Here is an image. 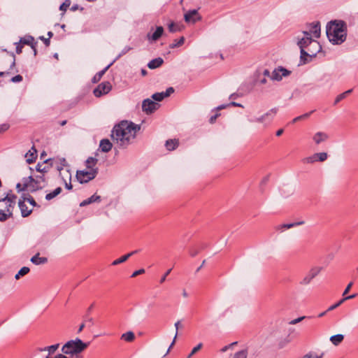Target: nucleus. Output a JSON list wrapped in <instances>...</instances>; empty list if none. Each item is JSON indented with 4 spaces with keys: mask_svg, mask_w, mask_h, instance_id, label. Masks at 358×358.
I'll use <instances>...</instances> for the list:
<instances>
[{
    "mask_svg": "<svg viewBox=\"0 0 358 358\" xmlns=\"http://www.w3.org/2000/svg\"><path fill=\"white\" fill-rule=\"evenodd\" d=\"M140 129V125L130 121L122 120L114 126L111 138L119 148L124 149L133 142Z\"/></svg>",
    "mask_w": 358,
    "mask_h": 358,
    "instance_id": "obj_1",
    "label": "nucleus"
},
{
    "mask_svg": "<svg viewBox=\"0 0 358 358\" xmlns=\"http://www.w3.org/2000/svg\"><path fill=\"white\" fill-rule=\"evenodd\" d=\"M327 36L333 45H341L347 37V27L342 20H332L326 27Z\"/></svg>",
    "mask_w": 358,
    "mask_h": 358,
    "instance_id": "obj_2",
    "label": "nucleus"
},
{
    "mask_svg": "<svg viewBox=\"0 0 358 358\" xmlns=\"http://www.w3.org/2000/svg\"><path fill=\"white\" fill-rule=\"evenodd\" d=\"M90 343H85L78 338L67 341L62 348V352L64 355H80L89 346Z\"/></svg>",
    "mask_w": 358,
    "mask_h": 358,
    "instance_id": "obj_3",
    "label": "nucleus"
},
{
    "mask_svg": "<svg viewBox=\"0 0 358 358\" xmlns=\"http://www.w3.org/2000/svg\"><path fill=\"white\" fill-rule=\"evenodd\" d=\"M310 26L309 31H303L302 35L298 36L297 45H310L313 42H316L315 38H318L320 36V22H313Z\"/></svg>",
    "mask_w": 358,
    "mask_h": 358,
    "instance_id": "obj_4",
    "label": "nucleus"
},
{
    "mask_svg": "<svg viewBox=\"0 0 358 358\" xmlns=\"http://www.w3.org/2000/svg\"><path fill=\"white\" fill-rule=\"evenodd\" d=\"M309 46H300L301 48V59L303 63L311 61L312 58L319 55L323 56L322 53V46H316V50H310L308 49Z\"/></svg>",
    "mask_w": 358,
    "mask_h": 358,
    "instance_id": "obj_5",
    "label": "nucleus"
},
{
    "mask_svg": "<svg viewBox=\"0 0 358 358\" xmlns=\"http://www.w3.org/2000/svg\"><path fill=\"white\" fill-rule=\"evenodd\" d=\"M24 178L30 184L29 187L31 192L41 189L45 186V179L43 175L37 176L36 178H34L31 176Z\"/></svg>",
    "mask_w": 358,
    "mask_h": 358,
    "instance_id": "obj_6",
    "label": "nucleus"
},
{
    "mask_svg": "<svg viewBox=\"0 0 358 358\" xmlns=\"http://www.w3.org/2000/svg\"><path fill=\"white\" fill-rule=\"evenodd\" d=\"M97 173V169L78 171L76 173V178L80 183H85L94 179L96 176Z\"/></svg>",
    "mask_w": 358,
    "mask_h": 358,
    "instance_id": "obj_7",
    "label": "nucleus"
},
{
    "mask_svg": "<svg viewBox=\"0 0 358 358\" xmlns=\"http://www.w3.org/2000/svg\"><path fill=\"white\" fill-rule=\"evenodd\" d=\"M112 89L110 82L105 81L100 83L93 91V94L96 97H100L108 94Z\"/></svg>",
    "mask_w": 358,
    "mask_h": 358,
    "instance_id": "obj_8",
    "label": "nucleus"
},
{
    "mask_svg": "<svg viewBox=\"0 0 358 358\" xmlns=\"http://www.w3.org/2000/svg\"><path fill=\"white\" fill-rule=\"evenodd\" d=\"M291 73V71L282 66L275 68L271 76V79L273 80L280 81L283 77H287Z\"/></svg>",
    "mask_w": 358,
    "mask_h": 358,
    "instance_id": "obj_9",
    "label": "nucleus"
},
{
    "mask_svg": "<svg viewBox=\"0 0 358 358\" xmlns=\"http://www.w3.org/2000/svg\"><path fill=\"white\" fill-rule=\"evenodd\" d=\"M184 20L188 24H195L196 22L201 20V16L199 13L198 10L193 9L185 13Z\"/></svg>",
    "mask_w": 358,
    "mask_h": 358,
    "instance_id": "obj_10",
    "label": "nucleus"
},
{
    "mask_svg": "<svg viewBox=\"0 0 358 358\" xmlns=\"http://www.w3.org/2000/svg\"><path fill=\"white\" fill-rule=\"evenodd\" d=\"M278 110L277 108H273L268 110L265 114H264L263 115H262L261 117L255 118V120H252V122L270 123L273 120L276 113H278Z\"/></svg>",
    "mask_w": 358,
    "mask_h": 358,
    "instance_id": "obj_11",
    "label": "nucleus"
},
{
    "mask_svg": "<svg viewBox=\"0 0 358 358\" xmlns=\"http://www.w3.org/2000/svg\"><path fill=\"white\" fill-rule=\"evenodd\" d=\"M159 104L152 101L150 99H146L143 101L142 109L146 114H151L157 110Z\"/></svg>",
    "mask_w": 358,
    "mask_h": 358,
    "instance_id": "obj_12",
    "label": "nucleus"
},
{
    "mask_svg": "<svg viewBox=\"0 0 358 358\" xmlns=\"http://www.w3.org/2000/svg\"><path fill=\"white\" fill-rule=\"evenodd\" d=\"M322 270V267L321 266H315L313 267L309 272L307 273V275L303 278V280L301 282V284L302 285H308L309 284L311 280L315 278Z\"/></svg>",
    "mask_w": 358,
    "mask_h": 358,
    "instance_id": "obj_13",
    "label": "nucleus"
},
{
    "mask_svg": "<svg viewBox=\"0 0 358 358\" xmlns=\"http://www.w3.org/2000/svg\"><path fill=\"white\" fill-rule=\"evenodd\" d=\"M6 203L5 209L0 208V221L4 222L13 216V209L15 203Z\"/></svg>",
    "mask_w": 358,
    "mask_h": 358,
    "instance_id": "obj_14",
    "label": "nucleus"
},
{
    "mask_svg": "<svg viewBox=\"0 0 358 358\" xmlns=\"http://www.w3.org/2000/svg\"><path fill=\"white\" fill-rule=\"evenodd\" d=\"M163 32V27L161 26L157 27L153 33H148L147 38L150 43L155 42L162 36Z\"/></svg>",
    "mask_w": 358,
    "mask_h": 358,
    "instance_id": "obj_15",
    "label": "nucleus"
},
{
    "mask_svg": "<svg viewBox=\"0 0 358 358\" xmlns=\"http://www.w3.org/2000/svg\"><path fill=\"white\" fill-rule=\"evenodd\" d=\"M120 55H117L115 59L112 62H110L107 66H106L103 70L100 71L99 72H98L97 73H96L94 75V76L93 77L92 81V83H98L101 78H102V76L106 73V72L108 71V69L114 64V62L119 59V57Z\"/></svg>",
    "mask_w": 358,
    "mask_h": 358,
    "instance_id": "obj_16",
    "label": "nucleus"
},
{
    "mask_svg": "<svg viewBox=\"0 0 358 358\" xmlns=\"http://www.w3.org/2000/svg\"><path fill=\"white\" fill-rule=\"evenodd\" d=\"M36 43L37 41H35L33 36L26 35L22 37L18 42H15L13 45H36Z\"/></svg>",
    "mask_w": 358,
    "mask_h": 358,
    "instance_id": "obj_17",
    "label": "nucleus"
},
{
    "mask_svg": "<svg viewBox=\"0 0 358 358\" xmlns=\"http://www.w3.org/2000/svg\"><path fill=\"white\" fill-rule=\"evenodd\" d=\"M25 198L24 197L22 200L20 199L18 202L19 208L21 210V214L23 217H26L29 216L32 210L28 209V207L24 203Z\"/></svg>",
    "mask_w": 358,
    "mask_h": 358,
    "instance_id": "obj_18",
    "label": "nucleus"
},
{
    "mask_svg": "<svg viewBox=\"0 0 358 358\" xmlns=\"http://www.w3.org/2000/svg\"><path fill=\"white\" fill-rule=\"evenodd\" d=\"M112 148L113 144L108 139L104 138L100 141L99 149L101 150V152H108L112 149Z\"/></svg>",
    "mask_w": 358,
    "mask_h": 358,
    "instance_id": "obj_19",
    "label": "nucleus"
},
{
    "mask_svg": "<svg viewBox=\"0 0 358 358\" xmlns=\"http://www.w3.org/2000/svg\"><path fill=\"white\" fill-rule=\"evenodd\" d=\"M37 151L35 149L34 146H33L31 148V150H29L25 155V157L27 158V162L28 164H31L33 163L35 159H36L37 157Z\"/></svg>",
    "mask_w": 358,
    "mask_h": 358,
    "instance_id": "obj_20",
    "label": "nucleus"
},
{
    "mask_svg": "<svg viewBox=\"0 0 358 358\" xmlns=\"http://www.w3.org/2000/svg\"><path fill=\"white\" fill-rule=\"evenodd\" d=\"M329 138L328 135L322 131L317 132L313 137V141L316 144H320L322 142L325 141Z\"/></svg>",
    "mask_w": 358,
    "mask_h": 358,
    "instance_id": "obj_21",
    "label": "nucleus"
},
{
    "mask_svg": "<svg viewBox=\"0 0 358 358\" xmlns=\"http://www.w3.org/2000/svg\"><path fill=\"white\" fill-rule=\"evenodd\" d=\"M136 252H138V250L132 251V252H129V253H128V254L121 257L120 258L114 260L112 262V265L113 266H116V265H118L120 264H122V263L126 262L131 256H132L133 255L136 254Z\"/></svg>",
    "mask_w": 358,
    "mask_h": 358,
    "instance_id": "obj_22",
    "label": "nucleus"
},
{
    "mask_svg": "<svg viewBox=\"0 0 358 358\" xmlns=\"http://www.w3.org/2000/svg\"><path fill=\"white\" fill-rule=\"evenodd\" d=\"M179 145L178 140L177 139H169L165 143V147L169 151L174 150Z\"/></svg>",
    "mask_w": 358,
    "mask_h": 358,
    "instance_id": "obj_23",
    "label": "nucleus"
},
{
    "mask_svg": "<svg viewBox=\"0 0 358 358\" xmlns=\"http://www.w3.org/2000/svg\"><path fill=\"white\" fill-rule=\"evenodd\" d=\"M97 162H98V160L96 158H94L92 157L87 158V159L85 162V165H86L87 169H89V170L97 169L98 170V168L96 167Z\"/></svg>",
    "mask_w": 358,
    "mask_h": 358,
    "instance_id": "obj_24",
    "label": "nucleus"
},
{
    "mask_svg": "<svg viewBox=\"0 0 358 358\" xmlns=\"http://www.w3.org/2000/svg\"><path fill=\"white\" fill-rule=\"evenodd\" d=\"M163 59L161 57H158L154 59H152L148 64V66L150 69H155L156 68L159 67L163 64Z\"/></svg>",
    "mask_w": 358,
    "mask_h": 358,
    "instance_id": "obj_25",
    "label": "nucleus"
},
{
    "mask_svg": "<svg viewBox=\"0 0 358 358\" xmlns=\"http://www.w3.org/2000/svg\"><path fill=\"white\" fill-rule=\"evenodd\" d=\"M31 262L36 265H40L45 264L48 262V259L39 257V253H37L31 257Z\"/></svg>",
    "mask_w": 358,
    "mask_h": 358,
    "instance_id": "obj_26",
    "label": "nucleus"
},
{
    "mask_svg": "<svg viewBox=\"0 0 358 358\" xmlns=\"http://www.w3.org/2000/svg\"><path fill=\"white\" fill-rule=\"evenodd\" d=\"M355 296H356V294H352V295L344 297L343 299H341L339 301H338L335 304L329 306V308L327 310V311H331V310L336 309V308L340 306L345 301H346L348 299H354Z\"/></svg>",
    "mask_w": 358,
    "mask_h": 358,
    "instance_id": "obj_27",
    "label": "nucleus"
},
{
    "mask_svg": "<svg viewBox=\"0 0 358 358\" xmlns=\"http://www.w3.org/2000/svg\"><path fill=\"white\" fill-rule=\"evenodd\" d=\"M121 339L127 342H132L135 339V334L133 331H127L121 336Z\"/></svg>",
    "mask_w": 358,
    "mask_h": 358,
    "instance_id": "obj_28",
    "label": "nucleus"
},
{
    "mask_svg": "<svg viewBox=\"0 0 358 358\" xmlns=\"http://www.w3.org/2000/svg\"><path fill=\"white\" fill-rule=\"evenodd\" d=\"M29 187H30V184H29L27 182V181L25 180V178H23V184L22 185L21 183H17L16 185V189L18 192L25 191V190L29 191Z\"/></svg>",
    "mask_w": 358,
    "mask_h": 358,
    "instance_id": "obj_29",
    "label": "nucleus"
},
{
    "mask_svg": "<svg viewBox=\"0 0 358 358\" xmlns=\"http://www.w3.org/2000/svg\"><path fill=\"white\" fill-rule=\"evenodd\" d=\"M352 92V89H350L338 95L335 99L334 105L338 104L341 100L344 99L348 94H351Z\"/></svg>",
    "mask_w": 358,
    "mask_h": 358,
    "instance_id": "obj_30",
    "label": "nucleus"
},
{
    "mask_svg": "<svg viewBox=\"0 0 358 358\" xmlns=\"http://www.w3.org/2000/svg\"><path fill=\"white\" fill-rule=\"evenodd\" d=\"M343 338L344 336L343 334H336L331 336L330 341L334 345H338L343 341Z\"/></svg>",
    "mask_w": 358,
    "mask_h": 358,
    "instance_id": "obj_31",
    "label": "nucleus"
},
{
    "mask_svg": "<svg viewBox=\"0 0 358 358\" xmlns=\"http://www.w3.org/2000/svg\"><path fill=\"white\" fill-rule=\"evenodd\" d=\"M17 196L13 194H8L4 198L0 199V203L7 202L15 203Z\"/></svg>",
    "mask_w": 358,
    "mask_h": 358,
    "instance_id": "obj_32",
    "label": "nucleus"
},
{
    "mask_svg": "<svg viewBox=\"0 0 358 358\" xmlns=\"http://www.w3.org/2000/svg\"><path fill=\"white\" fill-rule=\"evenodd\" d=\"M61 192H62V188L59 187H57L53 192L46 194L45 199L48 201H50V200L54 199L55 196H57Z\"/></svg>",
    "mask_w": 358,
    "mask_h": 358,
    "instance_id": "obj_33",
    "label": "nucleus"
},
{
    "mask_svg": "<svg viewBox=\"0 0 358 358\" xmlns=\"http://www.w3.org/2000/svg\"><path fill=\"white\" fill-rule=\"evenodd\" d=\"M248 357V350L244 349L236 352L234 355L231 356V358H247Z\"/></svg>",
    "mask_w": 358,
    "mask_h": 358,
    "instance_id": "obj_34",
    "label": "nucleus"
},
{
    "mask_svg": "<svg viewBox=\"0 0 358 358\" xmlns=\"http://www.w3.org/2000/svg\"><path fill=\"white\" fill-rule=\"evenodd\" d=\"M180 321H177L176 323H175V327L176 329V335L174 336V338L171 344V345L169 346V349L167 350L166 354L164 356H166V355H168L170 352V350L171 348L173 347V345L175 344V342H176V337L178 336V330L179 329V327H180Z\"/></svg>",
    "mask_w": 358,
    "mask_h": 358,
    "instance_id": "obj_35",
    "label": "nucleus"
},
{
    "mask_svg": "<svg viewBox=\"0 0 358 358\" xmlns=\"http://www.w3.org/2000/svg\"><path fill=\"white\" fill-rule=\"evenodd\" d=\"M29 271V268L27 267V266H24L22 268H20V270L18 271V273L15 275V278L16 280H18L20 276H23L24 275H26L27 273H28Z\"/></svg>",
    "mask_w": 358,
    "mask_h": 358,
    "instance_id": "obj_36",
    "label": "nucleus"
},
{
    "mask_svg": "<svg viewBox=\"0 0 358 358\" xmlns=\"http://www.w3.org/2000/svg\"><path fill=\"white\" fill-rule=\"evenodd\" d=\"M313 112H314V110H312L309 113H304L303 115L296 117L295 118H294L292 120V123H295L299 120H303L307 119Z\"/></svg>",
    "mask_w": 358,
    "mask_h": 358,
    "instance_id": "obj_37",
    "label": "nucleus"
},
{
    "mask_svg": "<svg viewBox=\"0 0 358 358\" xmlns=\"http://www.w3.org/2000/svg\"><path fill=\"white\" fill-rule=\"evenodd\" d=\"M317 161L316 154L313 155L312 156L306 157L303 159V162L306 164H312Z\"/></svg>",
    "mask_w": 358,
    "mask_h": 358,
    "instance_id": "obj_38",
    "label": "nucleus"
},
{
    "mask_svg": "<svg viewBox=\"0 0 358 358\" xmlns=\"http://www.w3.org/2000/svg\"><path fill=\"white\" fill-rule=\"evenodd\" d=\"M59 344H55L50 346L45 347L44 349H41V350H48L49 355L53 354L59 348Z\"/></svg>",
    "mask_w": 358,
    "mask_h": 358,
    "instance_id": "obj_39",
    "label": "nucleus"
},
{
    "mask_svg": "<svg viewBox=\"0 0 358 358\" xmlns=\"http://www.w3.org/2000/svg\"><path fill=\"white\" fill-rule=\"evenodd\" d=\"M152 98L157 101H162L165 96L164 95L163 92H157L152 94Z\"/></svg>",
    "mask_w": 358,
    "mask_h": 358,
    "instance_id": "obj_40",
    "label": "nucleus"
},
{
    "mask_svg": "<svg viewBox=\"0 0 358 358\" xmlns=\"http://www.w3.org/2000/svg\"><path fill=\"white\" fill-rule=\"evenodd\" d=\"M303 224H304V222L301 221V222H296L289 223V224H283V227H285V229H291L294 227L299 226V225H301Z\"/></svg>",
    "mask_w": 358,
    "mask_h": 358,
    "instance_id": "obj_41",
    "label": "nucleus"
},
{
    "mask_svg": "<svg viewBox=\"0 0 358 358\" xmlns=\"http://www.w3.org/2000/svg\"><path fill=\"white\" fill-rule=\"evenodd\" d=\"M36 169L38 172L46 173V172L48 171L49 168L48 166H43V164H38L36 167Z\"/></svg>",
    "mask_w": 358,
    "mask_h": 358,
    "instance_id": "obj_42",
    "label": "nucleus"
},
{
    "mask_svg": "<svg viewBox=\"0 0 358 358\" xmlns=\"http://www.w3.org/2000/svg\"><path fill=\"white\" fill-rule=\"evenodd\" d=\"M202 343H199L196 347H194L192 352L189 353V355L187 356V358H191L195 353H196L201 348H202Z\"/></svg>",
    "mask_w": 358,
    "mask_h": 358,
    "instance_id": "obj_43",
    "label": "nucleus"
},
{
    "mask_svg": "<svg viewBox=\"0 0 358 358\" xmlns=\"http://www.w3.org/2000/svg\"><path fill=\"white\" fill-rule=\"evenodd\" d=\"M71 1L65 0L64 2L60 6L59 10L65 12L66 9L70 6Z\"/></svg>",
    "mask_w": 358,
    "mask_h": 358,
    "instance_id": "obj_44",
    "label": "nucleus"
},
{
    "mask_svg": "<svg viewBox=\"0 0 358 358\" xmlns=\"http://www.w3.org/2000/svg\"><path fill=\"white\" fill-rule=\"evenodd\" d=\"M317 161L324 162L327 159V154L326 152L316 153Z\"/></svg>",
    "mask_w": 358,
    "mask_h": 358,
    "instance_id": "obj_45",
    "label": "nucleus"
},
{
    "mask_svg": "<svg viewBox=\"0 0 358 358\" xmlns=\"http://www.w3.org/2000/svg\"><path fill=\"white\" fill-rule=\"evenodd\" d=\"M169 29L171 32H175L177 31L179 29V27L177 24L171 22L169 25Z\"/></svg>",
    "mask_w": 358,
    "mask_h": 358,
    "instance_id": "obj_46",
    "label": "nucleus"
},
{
    "mask_svg": "<svg viewBox=\"0 0 358 358\" xmlns=\"http://www.w3.org/2000/svg\"><path fill=\"white\" fill-rule=\"evenodd\" d=\"M305 318H306V317H305V316L299 317H298V318H296V319H294V320H291V321L289 322V324H297V323H299V322H301L302 320H303Z\"/></svg>",
    "mask_w": 358,
    "mask_h": 358,
    "instance_id": "obj_47",
    "label": "nucleus"
},
{
    "mask_svg": "<svg viewBox=\"0 0 358 358\" xmlns=\"http://www.w3.org/2000/svg\"><path fill=\"white\" fill-rule=\"evenodd\" d=\"M173 92H174L173 88L172 87H170L167 88L165 92H163V93H164V96L167 97V96H170Z\"/></svg>",
    "mask_w": 358,
    "mask_h": 358,
    "instance_id": "obj_48",
    "label": "nucleus"
},
{
    "mask_svg": "<svg viewBox=\"0 0 358 358\" xmlns=\"http://www.w3.org/2000/svg\"><path fill=\"white\" fill-rule=\"evenodd\" d=\"M11 82L19 83L22 80V76L21 75H17L11 78Z\"/></svg>",
    "mask_w": 358,
    "mask_h": 358,
    "instance_id": "obj_49",
    "label": "nucleus"
},
{
    "mask_svg": "<svg viewBox=\"0 0 358 358\" xmlns=\"http://www.w3.org/2000/svg\"><path fill=\"white\" fill-rule=\"evenodd\" d=\"M171 270H172L171 268L169 269V270H168V271L164 273V275L161 278V279H160V280H159V282H160L161 284H162V283H164V282H165V280H166V279L167 275H169V273H171Z\"/></svg>",
    "mask_w": 358,
    "mask_h": 358,
    "instance_id": "obj_50",
    "label": "nucleus"
},
{
    "mask_svg": "<svg viewBox=\"0 0 358 358\" xmlns=\"http://www.w3.org/2000/svg\"><path fill=\"white\" fill-rule=\"evenodd\" d=\"M144 273H145V269L144 268H141L139 270H137V271H134L132 273V275H131V278L136 277L137 275L143 274Z\"/></svg>",
    "mask_w": 358,
    "mask_h": 358,
    "instance_id": "obj_51",
    "label": "nucleus"
},
{
    "mask_svg": "<svg viewBox=\"0 0 358 358\" xmlns=\"http://www.w3.org/2000/svg\"><path fill=\"white\" fill-rule=\"evenodd\" d=\"M89 199H90L92 203H94L95 201H101L100 196H98V195H96V194L92 195Z\"/></svg>",
    "mask_w": 358,
    "mask_h": 358,
    "instance_id": "obj_52",
    "label": "nucleus"
},
{
    "mask_svg": "<svg viewBox=\"0 0 358 358\" xmlns=\"http://www.w3.org/2000/svg\"><path fill=\"white\" fill-rule=\"evenodd\" d=\"M25 200H27L33 206H36V203L32 196H29L28 198H25Z\"/></svg>",
    "mask_w": 358,
    "mask_h": 358,
    "instance_id": "obj_53",
    "label": "nucleus"
},
{
    "mask_svg": "<svg viewBox=\"0 0 358 358\" xmlns=\"http://www.w3.org/2000/svg\"><path fill=\"white\" fill-rule=\"evenodd\" d=\"M352 285H353V282H350L347 285L346 288L345 289V290H344V292H343V296L346 295V294L349 292V291L350 290V289H351V287H352Z\"/></svg>",
    "mask_w": 358,
    "mask_h": 358,
    "instance_id": "obj_54",
    "label": "nucleus"
},
{
    "mask_svg": "<svg viewBox=\"0 0 358 358\" xmlns=\"http://www.w3.org/2000/svg\"><path fill=\"white\" fill-rule=\"evenodd\" d=\"M9 125L7 124H3L0 125V133L3 132L8 129Z\"/></svg>",
    "mask_w": 358,
    "mask_h": 358,
    "instance_id": "obj_55",
    "label": "nucleus"
},
{
    "mask_svg": "<svg viewBox=\"0 0 358 358\" xmlns=\"http://www.w3.org/2000/svg\"><path fill=\"white\" fill-rule=\"evenodd\" d=\"M90 203H92V202H91L90 199L88 198V199L84 200L83 201H82L80 203V206H87L88 204H90Z\"/></svg>",
    "mask_w": 358,
    "mask_h": 358,
    "instance_id": "obj_56",
    "label": "nucleus"
},
{
    "mask_svg": "<svg viewBox=\"0 0 358 358\" xmlns=\"http://www.w3.org/2000/svg\"><path fill=\"white\" fill-rule=\"evenodd\" d=\"M90 203H92V202H91L90 199L88 198V199L84 200L83 201H82L80 203V206H87L88 204H90Z\"/></svg>",
    "mask_w": 358,
    "mask_h": 358,
    "instance_id": "obj_57",
    "label": "nucleus"
},
{
    "mask_svg": "<svg viewBox=\"0 0 358 358\" xmlns=\"http://www.w3.org/2000/svg\"><path fill=\"white\" fill-rule=\"evenodd\" d=\"M220 115V113H216L215 115L210 117L209 122L213 124L215 122L217 117Z\"/></svg>",
    "mask_w": 358,
    "mask_h": 358,
    "instance_id": "obj_58",
    "label": "nucleus"
},
{
    "mask_svg": "<svg viewBox=\"0 0 358 358\" xmlns=\"http://www.w3.org/2000/svg\"><path fill=\"white\" fill-rule=\"evenodd\" d=\"M85 322H87L90 324V325H94V320L92 317H88V315H87L85 316Z\"/></svg>",
    "mask_w": 358,
    "mask_h": 358,
    "instance_id": "obj_59",
    "label": "nucleus"
},
{
    "mask_svg": "<svg viewBox=\"0 0 358 358\" xmlns=\"http://www.w3.org/2000/svg\"><path fill=\"white\" fill-rule=\"evenodd\" d=\"M39 38L43 41L44 44L45 45H49L50 44V41H49V38H44L43 36H40Z\"/></svg>",
    "mask_w": 358,
    "mask_h": 358,
    "instance_id": "obj_60",
    "label": "nucleus"
},
{
    "mask_svg": "<svg viewBox=\"0 0 358 358\" xmlns=\"http://www.w3.org/2000/svg\"><path fill=\"white\" fill-rule=\"evenodd\" d=\"M228 106H237V107H241V108L243 107L242 104L234 102V101L231 102L230 103L228 104Z\"/></svg>",
    "mask_w": 358,
    "mask_h": 358,
    "instance_id": "obj_61",
    "label": "nucleus"
},
{
    "mask_svg": "<svg viewBox=\"0 0 358 358\" xmlns=\"http://www.w3.org/2000/svg\"><path fill=\"white\" fill-rule=\"evenodd\" d=\"M275 229L277 231H283L285 229V227H283V224H280V225H278L275 227Z\"/></svg>",
    "mask_w": 358,
    "mask_h": 358,
    "instance_id": "obj_62",
    "label": "nucleus"
},
{
    "mask_svg": "<svg viewBox=\"0 0 358 358\" xmlns=\"http://www.w3.org/2000/svg\"><path fill=\"white\" fill-rule=\"evenodd\" d=\"M130 48H124L122 51V53L121 54H119L118 55H120L119 57V58L122 55H124L126 54L127 52H128L129 51Z\"/></svg>",
    "mask_w": 358,
    "mask_h": 358,
    "instance_id": "obj_63",
    "label": "nucleus"
},
{
    "mask_svg": "<svg viewBox=\"0 0 358 358\" xmlns=\"http://www.w3.org/2000/svg\"><path fill=\"white\" fill-rule=\"evenodd\" d=\"M263 74L264 76H270L271 77V76L269 70H268V69H265L263 72Z\"/></svg>",
    "mask_w": 358,
    "mask_h": 358,
    "instance_id": "obj_64",
    "label": "nucleus"
}]
</instances>
